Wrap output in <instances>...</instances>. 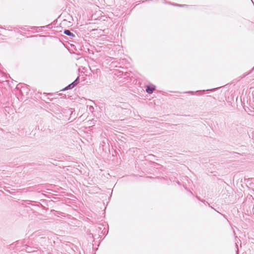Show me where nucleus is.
Instances as JSON below:
<instances>
[{
  "label": "nucleus",
  "instance_id": "f257e3e1",
  "mask_svg": "<svg viewBox=\"0 0 254 254\" xmlns=\"http://www.w3.org/2000/svg\"><path fill=\"white\" fill-rule=\"evenodd\" d=\"M154 90L155 87L153 85L146 86V91L149 94H151Z\"/></svg>",
  "mask_w": 254,
  "mask_h": 254
},
{
  "label": "nucleus",
  "instance_id": "f03ea898",
  "mask_svg": "<svg viewBox=\"0 0 254 254\" xmlns=\"http://www.w3.org/2000/svg\"><path fill=\"white\" fill-rule=\"evenodd\" d=\"M64 33L67 35L68 36H71L72 37H74V35L73 33H71L70 31L68 30H65L64 31Z\"/></svg>",
  "mask_w": 254,
  "mask_h": 254
}]
</instances>
